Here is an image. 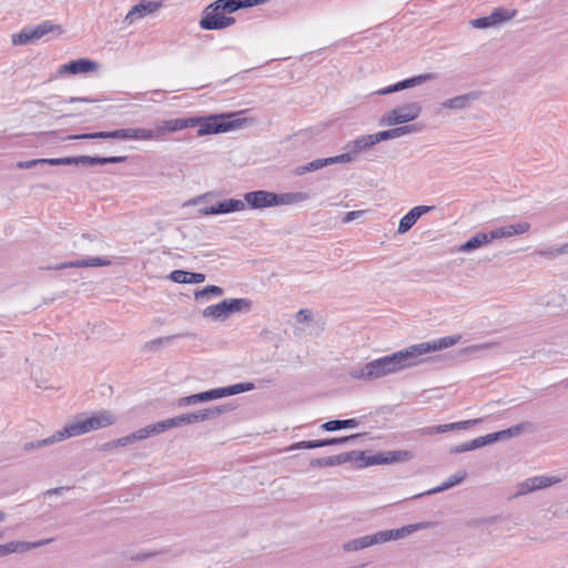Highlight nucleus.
Here are the masks:
<instances>
[{"mask_svg": "<svg viewBox=\"0 0 568 568\" xmlns=\"http://www.w3.org/2000/svg\"><path fill=\"white\" fill-rule=\"evenodd\" d=\"M359 419L357 418H348V419H333L325 422L321 425V428L325 432H336L345 428H355L359 425Z\"/></svg>", "mask_w": 568, "mask_h": 568, "instance_id": "nucleus-23", "label": "nucleus"}, {"mask_svg": "<svg viewBox=\"0 0 568 568\" xmlns=\"http://www.w3.org/2000/svg\"><path fill=\"white\" fill-rule=\"evenodd\" d=\"M470 23L476 29H487L490 27H496L494 21L491 20V14L474 19L470 21Z\"/></svg>", "mask_w": 568, "mask_h": 568, "instance_id": "nucleus-47", "label": "nucleus"}, {"mask_svg": "<svg viewBox=\"0 0 568 568\" xmlns=\"http://www.w3.org/2000/svg\"><path fill=\"white\" fill-rule=\"evenodd\" d=\"M412 366H415V363L410 349L406 347L390 355L371 361L361 367H353L349 375L356 379L373 381Z\"/></svg>", "mask_w": 568, "mask_h": 568, "instance_id": "nucleus-2", "label": "nucleus"}, {"mask_svg": "<svg viewBox=\"0 0 568 568\" xmlns=\"http://www.w3.org/2000/svg\"><path fill=\"white\" fill-rule=\"evenodd\" d=\"M245 209V202L237 199H227L216 202V210L219 214H229L240 212Z\"/></svg>", "mask_w": 568, "mask_h": 568, "instance_id": "nucleus-26", "label": "nucleus"}, {"mask_svg": "<svg viewBox=\"0 0 568 568\" xmlns=\"http://www.w3.org/2000/svg\"><path fill=\"white\" fill-rule=\"evenodd\" d=\"M491 346V344H477V345H471L465 349H463V353H471V352H476V351H481V349H487Z\"/></svg>", "mask_w": 568, "mask_h": 568, "instance_id": "nucleus-60", "label": "nucleus"}, {"mask_svg": "<svg viewBox=\"0 0 568 568\" xmlns=\"http://www.w3.org/2000/svg\"><path fill=\"white\" fill-rule=\"evenodd\" d=\"M419 130H420V126L418 124H406V125H402V126H397V128H393V129H388L385 131H379L377 133H374L375 141H377V143H379L382 141L396 139V138L403 136L408 133L417 132Z\"/></svg>", "mask_w": 568, "mask_h": 568, "instance_id": "nucleus-16", "label": "nucleus"}, {"mask_svg": "<svg viewBox=\"0 0 568 568\" xmlns=\"http://www.w3.org/2000/svg\"><path fill=\"white\" fill-rule=\"evenodd\" d=\"M246 119L239 118V113H219L207 116L175 118L156 121L153 129L126 128L113 131H100L101 139L116 140H164L168 133L197 126V135L225 133L239 129Z\"/></svg>", "mask_w": 568, "mask_h": 568, "instance_id": "nucleus-1", "label": "nucleus"}, {"mask_svg": "<svg viewBox=\"0 0 568 568\" xmlns=\"http://www.w3.org/2000/svg\"><path fill=\"white\" fill-rule=\"evenodd\" d=\"M54 30L61 31V27L52 23L49 20L42 21L41 23L37 24L36 27L23 28L18 34L13 36L12 42L16 45H24V44L29 43L30 41L38 40Z\"/></svg>", "mask_w": 568, "mask_h": 568, "instance_id": "nucleus-8", "label": "nucleus"}, {"mask_svg": "<svg viewBox=\"0 0 568 568\" xmlns=\"http://www.w3.org/2000/svg\"><path fill=\"white\" fill-rule=\"evenodd\" d=\"M205 281V275L203 273H195L187 271V284H199Z\"/></svg>", "mask_w": 568, "mask_h": 568, "instance_id": "nucleus-54", "label": "nucleus"}, {"mask_svg": "<svg viewBox=\"0 0 568 568\" xmlns=\"http://www.w3.org/2000/svg\"><path fill=\"white\" fill-rule=\"evenodd\" d=\"M226 388H227V395L232 396V395H236V394H241V393L254 389V384L253 383H237L234 385L226 386Z\"/></svg>", "mask_w": 568, "mask_h": 568, "instance_id": "nucleus-46", "label": "nucleus"}, {"mask_svg": "<svg viewBox=\"0 0 568 568\" xmlns=\"http://www.w3.org/2000/svg\"><path fill=\"white\" fill-rule=\"evenodd\" d=\"M433 210H434V206H428V205L414 206L413 209H410L408 211V213H406L400 219L397 232L399 234H404V233L408 232L422 215H424Z\"/></svg>", "mask_w": 568, "mask_h": 568, "instance_id": "nucleus-12", "label": "nucleus"}, {"mask_svg": "<svg viewBox=\"0 0 568 568\" xmlns=\"http://www.w3.org/2000/svg\"><path fill=\"white\" fill-rule=\"evenodd\" d=\"M224 291L222 287L217 285H207L202 290H199L194 293V297L196 301L207 300L211 296H221Z\"/></svg>", "mask_w": 568, "mask_h": 568, "instance_id": "nucleus-37", "label": "nucleus"}, {"mask_svg": "<svg viewBox=\"0 0 568 568\" xmlns=\"http://www.w3.org/2000/svg\"><path fill=\"white\" fill-rule=\"evenodd\" d=\"M525 428V424H517L515 426H511L507 429H503V430H498V436H499V440H504V439H508V438H511V437H515L519 434H521V432L524 430Z\"/></svg>", "mask_w": 568, "mask_h": 568, "instance_id": "nucleus-44", "label": "nucleus"}, {"mask_svg": "<svg viewBox=\"0 0 568 568\" xmlns=\"http://www.w3.org/2000/svg\"><path fill=\"white\" fill-rule=\"evenodd\" d=\"M354 160H355L354 152H351L349 150H347V152L342 153L339 155L326 158V163H327V165H332V164H337V163H348Z\"/></svg>", "mask_w": 568, "mask_h": 568, "instance_id": "nucleus-45", "label": "nucleus"}, {"mask_svg": "<svg viewBox=\"0 0 568 568\" xmlns=\"http://www.w3.org/2000/svg\"><path fill=\"white\" fill-rule=\"evenodd\" d=\"M99 68L98 62L80 58L77 60H72L69 63L62 64L60 67V73H70V74H80L95 71Z\"/></svg>", "mask_w": 568, "mask_h": 568, "instance_id": "nucleus-14", "label": "nucleus"}, {"mask_svg": "<svg viewBox=\"0 0 568 568\" xmlns=\"http://www.w3.org/2000/svg\"><path fill=\"white\" fill-rule=\"evenodd\" d=\"M477 98L476 93H466L462 95H457L446 100L443 103L444 108L454 109V110H463L469 106V104Z\"/></svg>", "mask_w": 568, "mask_h": 568, "instance_id": "nucleus-21", "label": "nucleus"}, {"mask_svg": "<svg viewBox=\"0 0 568 568\" xmlns=\"http://www.w3.org/2000/svg\"><path fill=\"white\" fill-rule=\"evenodd\" d=\"M341 465L339 455L314 458L310 462L311 467H333Z\"/></svg>", "mask_w": 568, "mask_h": 568, "instance_id": "nucleus-39", "label": "nucleus"}, {"mask_svg": "<svg viewBox=\"0 0 568 568\" xmlns=\"http://www.w3.org/2000/svg\"><path fill=\"white\" fill-rule=\"evenodd\" d=\"M161 8V2L142 0L134 4L125 16V21L133 23L148 13H152Z\"/></svg>", "mask_w": 568, "mask_h": 568, "instance_id": "nucleus-15", "label": "nucleus"}, {"mask_svg": "<svg viewBox=\"0 0 568 568\" xmlns=\"http://www.w3.org/2000/svg\"><path fill=\"white\" fill-rule=\"evenodd\" d=\"M216 210V203L215 204H212L210 206H204L202 209H200V213H202L203 215H217V211Z\"/></svg>", "mask_w": 568, "mask_h": 568, "instance_id": "nucleus-62", "label": "nucleus"}, {"mask_svg": "<svg viewBox=\"0 0 568 568\" xmlns=\"http://www.w3.org/2000/svg\"><path fill=\"white\" fill-rule=\"evenodd\" d=\"M101 139L100 131L92 132V133H81V134H73L69 135L67 140H95Z\"/></svg>", "mask_w": 568, "mask_h": 568, "instance_id": "nucleus-52", "label": "nucleus"}, {"mask_svg": "<svg viewBox=\"0 0 568 568\" xmlns=\"http://www.w3.org/2000/svg\"><path fill=\"white\" fill-rule=\"evenodd\" d=\"M128 160V156L119 155V156H91L87 155V159L83 162H87L88 165H104V164H116L123 163Z\"/></svg>", "mask_w": 568, "mask_h": 568, "instance_id": "nucleus-30", "label": "nucleus"}, {"mask_svg": "<svg viewBox=\"0 0 568 568\" xmlns=\"http://www.w3.org/2000/svg\"><path fill=\"white\" fill-rule=\"evenodd\" d=\"M375 144H377V141H375V134H364L348 142L344 149L354 152V158H356L357 153L365 151Z\"/></svg>", "mask_w": 568, "mask_h": 568, "instance_id": "nucleus-19", "label": "nucleus"}, {"mask_svg": "<svg viewBox=\"0 0 568 568\" xmlns=\"http://www.w3.org/2000/svg\"><path fill=\"white\" fill-rule=\"evenodd\" d=\"M462 338V335L445 336L437 338L432 342H424L408 347L412 352V356L415 365L420 363V357L429 352L440 351L454 346Z\"/></svg>", "mask_w": 568, "mask_h": 568, "instance_id": "nucleus-6", "label": "nucleus"}, {"mask_svg": "<svg viewBox=\"0 0 568 568\" xmlns=\"http://www.w3.org/2000/svg\"><path fill=\"white\" fill-rule=\"evenodd\" d=\"M435 78H436L435 73H424V74L415 75V77L398 81L397 83L388 85L384 89H381L379 91H377V93L381 95L390 94L394 92H398V91H402L405 89L413 88L415 85L423 84L426 81L433 80Z\"/></svg>", "mask_w": 568, "mask_h": 568, "instance_id": "nucleus-11", "label": "nucleus"}, {"mask_svg": "<svg viewBox=\"0 0 568 568\" xmlns=\"http://www.w3.org/2000/svg\"><path fill=\"white\" fill-rule=\"evenodd\" d=\"M469 450H473V448L469 446V442L457 445L450 449V452L454 454L469 452Z\"/></svg>", "mask_w": 568, "mask_h": 568, "instance_id": "nucleus-59", "label": "nucleus"}, {"mask_svg": "<svg viewBox=\"0 0 568 568\" xmlns=\"http://www.w3.org/2000/svg\"><path fill=\"white\" fill-rule=\"evenodd\" d=\"M164 423H166L168 430L174 427H180L179 416L164 419Z\"/></svg>", "mask_w": 568, "mask_h": 568, "instance_id": "nucleus-63", "label": "nucleus"}, {"mask_svg": "<svg viewBox=\"0 0 568 568\" xmlns=\"http://www.w3.org/2000/svg\"><path fill=\"white\" fill-rule=\"evenodd\" d=\"M480 437H481L485 446L489 445V444H494L499 440V436H498L497 432L490 433V434H487V435L480 436Z\"/></svg>", "mask_w": 568, "mask_h": 568, "instance_id": "nucleus-58", "label": "nucleus"}, {"mask_svg": "<svg viewBox=\"0 0 568 568\" xmlns=\"http://www.w3.org/2000/svg\"><path fill=\"white\" fill-rule=\"evenodd\" d=\"M456 429V425L455 423H449V424H444V425H439L435 428L436 433L437 434H442V433H446L448 430H454Z\"/></svg>", "mask_w": 568, "mask_h": 568, "instance_id": "nucleus-61", "label": "nucleus"}, {"mask_svg": "<svg viewBox=\"0 0 568 568\" xmlns=\"http://www.w3.org/2000/svg\"><path fill=\"white\" fill-rule=\"evenodd\" d=\"M87 159V155H79V156H67V158H52V159H44V163L48 165H83L87 166V162H83V160Z\"/></svg>", "mask_w": 568, "mask_h": 568, "instance_id": "nucleus-31", "label": "nucleus"}, {"mask_svg": "<svg viewBox=\"0 0 568 568\" xmlns=\"http://www.w3.org/2000/svg\"><path fill=\"white\" fill-rule=\"evenodd\" d=\"M373 535L375 539V545L398 539V532L396 529L381 530Z\"/></svg>", "mask_w": 568, "mask_h": 568, "instance_id": "nucleus-43", "label": "nucleus"}, {"mask_svg": "<svg viewBox=\"0 0 568 568\" xmlns=\"http://www.w3.org/2000/svg\"><path fill=\"white\" fill-rule=\"evenodd\" d=\"M466 477H467V471L466 470H458L457 473L452 475L447 480H445L442 485H439V486H437L435 488L429 489L425 494L426 495H434V494H438V493H442L444 490H447V489H449V488L460 484Z\"/></svg>", "mask_w": 568, "mask_h": 568, "instance_id": "nucleus-25", "label": "nucleus"}, {"mask_svg": "<svg viewBox=\"0 0 568 568\" xmlns=\"http://www.w3.org/2000/svg\"><path fill=\"white\" fill-rule=\"evenodd\" d=\"M142 429H143L145 439L149 438L150 436L159 435V434H162L168 430L166 423H164V420H160L158 423L150 424V425L143 427Z\"/></svg>", "mask_w": 568, "mask_h": 568, "instance_id": "nucleus-42", "label": "nucleus"}, {"mask_svg": "<svg viewBox=\"0 0 568 568\" xmlns=\"http://www.w3.org/2000/svg\"><path fill=\"white\" fill-rule=\"evenodd\" d=\"M143 439H145V436H144L143 429L140 428L126 436L120 437V438L109 443L108 445L111 447L128 446V445L135 443L136 440H143Z\"/></svg>", "mask_w": 568, "mask_h": 568, "instance_id": "nucleus-33", "label": "nucleus"}, {"mask_svg": "<svg viewBox=\"0 0 568 568\" xmlns=\"http://www.w3.org/2000/svg\"><path fill=\"white\" fill-rule=\"evenodd\" d=\"M50 542V539H41L38 541H9L4 545H0V557H4L7 555L13 554V552H26L31 549L44 546Z\"/></svg>", "mask_w": 568, "mask_h": 568, "instance_id": "nucleus-13", "label": "nucleus"}, {"mask_svg": "<svg viewBox=\"0 0 568 568\" xmlns=\"http://www.w3.org/2000/svg\"><path fill=\"white\" fill-rule=\"evenodd\" d=\"M341 465L345 463H353L356 465L357 468H364L365 466H362V463H364L365 459V453L362 450H352L348 453H342L339 454Z\"/></svg>", "mask_w": 568, "mask_h": 568, "instance_id": "nucleus-35", "label": "nucleus"}, {"mask_svg": "<svg viewBox=\"0 0 568 568\" xmlns=\"http://www.w3.org/2000/svg\"><path fill=\"white\" fill-rule=\"evenodd\" d=\"M183 552H184V549H182V548H175L173 550L171 548H162V549H160L158 551H153V552L136 554L135 556L132 557V559L136 560V561H145V560L154 558L159 555H171V557L175 558V557L181 556Z\"/></svg>", "mask_w": 568, "mask_h": 568, "instance_id": "nucleus-29", "label": "nucleus"}, {"mask_svg": "<svg viewBox=\"0 0 568 568\" xmlns=\"http://www.w3.org/2000/svg\"><path fill=\"white\" fill-rule=\"evenodd\" d=\"M313 439L312 440H302L292 444L287 450H295V449H314Z\"/></svg>", "mask_w": 568, "mask_h": 568, "instance_id": "nucleus-53", "label": "nucleus"}, {"mask_svg": "<svg viewBox=\"0 0 568 568\" xmlns=\"http://www.w3.org/2000/svg\"><path fill=\"white\" fill-rule=\"evenodd\" d=\"M364 214V211H349L347 212L344 217L342 219L343 223H349Z\"/></svg>", "mask_w": 568, "mask_h": 568, "instance_id": "nucleus-57", "label": "nucleus"}, {"mask_svg": "<svg viewBox=\"0 0 568 568\" xmlns=\"http://www.w3.org/2000/svg\"><path fill=\"white\" fill-rule=\"evenodd\" d=\"M63 439H65V436H64L63 429H60V430L55 432L53 435H51L44 439H38V440L24 443L22 446V450H23V453L29 454L36 449H40L42 447L59 443Z\"/></svg>", "mask_w": 568, "mask_h": 568, "instance_id": "nucleus-18", "label": "nucleus"}, {"mask_svg": "<svg viewBox=\"0 0 568 568\" xmlns=\"http://www.w3.org/2000/svg\"><path fill=\"white\" fill-rule=\"evenodd\" d=\"M312 320H313V315L310 310H300L296 314V321L298 323L311 322Z\"/></svg>", "mask_w": 568, "mask_h": 568, "instance_id": "nucleus-55", "label": "nucleus"}, {"mask_svg": "<svg viewBox=\"0 0 568 568\" xmlns=\"http://www.w3.org/2000/svg\"><path fill=\"white\" fill-rule=\"evenodd\" d=\"M403 123L416 120L422 113V106L418 102H410L397 106Z\"/></svg>", "mask_w": 568, "mask_h": 568, "instance_id": "nucleus-20", "label": "nucleus"}, {"mask_svg": "<svg viewBox=\"0 0 568 568\" xmlns=\"http://www.w3.org/2000/svg\"><path fill=\"white\" fill-rule=\"evenodd\" d=\"M491 20L494 21L495 26H498L503 22H506L513 18L516 17L517 10H508L505 8H496L491 13Z\"/></svg>", "mask_w": 568, "mask_h": 568, "instance_id": "nucleus-36", "label": "nucleus"}, {"mask_svg": "<svg viewBox=\"0 0 568 568\" xmlns=\"http://www.w3.org/2000/svg\"><path fill=\"white\" fill-rule=\"evenodd\" d=\"M327 166V163H326V158L325 159H316V160H313L306 164H303V165H298L296 166L294 170H293V173L297 176H301L305 173H308V172H314V171H317V170H321L323 168Z\"/></svg>", "mask_w": 568, "mask_h": 568, "instance_id": "nucleus-32", "label": "nucleus"}, {"mask_svg": "<svg viewBox=\"0 0 568 568\" xmlns=\"http://www.w3.org/2000/svg\"><path fill=\"white\" fill-rule=\"evenodd\" d=\"M413 457L408 450H388L375 454L373 456H366L362 466L384 465L395 462H405Z\"/></svg>", "mask_w": 568, "mask_h": 568, "instance_id": "nucleus-9", "label": "nucleus"}, {"mask_svg": "<svg viewBox=\"0 0 568 568\" xmlns=\"http://www.w3.org/2000/svg\"><path fill=\"white\" fill-rule=\"evenodd\" d=\"M187 336H190V334L181 333V334L158 337V338L146 342L143 346V349L149 351V352H154V351H158L160 347L168 345L178 338L187 337Z\"/></svg>", "mask_w": 568, "mask_h": 568, "instance_id": "nucleus-27", "label": "nucleus"}, {"mask_svg": "<svg viewBox=\"0 0 568 568\" xmlns=\"http://www.w3.org/2000/svg\"><path fill=\"white\" fill-rule=\"evenodd\" d=\"M227 305L229 315L241 312V311H250L252 302L247 298H226L224 300Z\"/></svg>", "mask_w": 568, "mask_h": 568, "instance_id": "nucleus-34", "label": "nucleus"}, {"mask_svg": "<svg viewBox=\"0 0 568 568\" xmlns=\"http://www.w3.org/2000/svg\"><path fill=\"white\" fill-rule=\"evenodd\" d=\"M364 434H353L348 436H342V437H333V438H324V439H313L314 448L325 447V446H334V445H341L346 444L349 442H356L359 438H362Z\"/></svg>", "mask_w": 568, "mask_h": 568, "instance_id": "nucleus-24", "label": "nucleus"}, {"mask_svg": "<svg viewBox=\"0 0 568 568\" xmlns=\"http://www.w3.org/2000/svg\"><path fill=\"white\" fill-rule=\"evenodd\" d=\"M558 481L559 479L557 477L549 476H535L527 478L526 480L517 485V493L514 495V497L523 496L538 489L547 488Z\"/></svg>", "mask_w": 568, "mask_h": 568, "instance_id": "nucleus-10", "label": "nucleus"}, {"mask_svg": "<svg viewBox=\"0 0 568 568\" xmlns=\"http://www.w3.org/2000/svg\"><path fill=\"white\" fill-rule=\"evenodd\" d=\"M398 124H404V123L400 119L397 108L384 113L382 115V118L379 119V125L393 126V125H398Z\"/></svg>", "mask_w": 568, "mask_h": 568, "instance_id": "nucleus-38", "label": "nucleus"}, {"mask_svg": "<svg viewBox=\"0 0 568 568\" xmlns=\"http://www.w3.org/2000/svg\"><path fill=\"white\" fill-rule=\"evenodd\" d=\"M110 261L102 257L92 258H80L70 262H63L55 264L54 266H48V270H63L69 267H88V266H105L109 265Z\"/></svg>", "mask_w": 568, "mask_h": 568, "instance_id": "nucleus-17", "label": "nucleus"}, {"mask_svg": "<svg viewBox=\"0 0 568 568\" xmlns=\"http://www.w3.org/2000/svg\"><path fill=\"white\" fill-rule=\"evenodd\" d=\"M207 402L205 392H201L197 394L184 396L178 399V406L184 407L190 405H195L197 403Z\"/></svg>", "mask_w": 568, "mask_h": 568, "instance_id": "nucleus-40", "label": "nucleus"}, {"mask_svg": "<svg viewBox=\"0 0 568 568\" xmlns=\"http://www.w3.org/2000/svg\"><path fill=\"white\" fill-rule=\"evenodd\" d=\"M480 422H481V419L477 418V419L456 422L455 425H456V429H467L470 426L476 425V424H478Z\"/></svg>", "mask_w": 568, "mask_h": 568, "instance_id": "nucleus-56", "label": "nucleus"}, {"mask_svg": "<svg viewBox=\"0 0 568 568\" xmlns=\"http://www.w3.org/2000/svg\"><path fill=\"white\" fill-rule=\"evenodd\" d=\"M308 199L310 195L306 192L274 193L265 190H257L244 194V202L253 210L290 205Z\"/></svg>", "mask_w": 568, "mask_h": 568, "instance_id": "nucleus-4", "label": "nucleus"}, {"mask_svg": "<svg viewBox=\"0 0 568 568\" xmlns=\"http://www.w3.org/2000/svg\"><path fill=\"white\" fill-rule=\"evenodd\" d=\"M37 165H45L44 159H34L29 161H21L17 163L18 169H32Z\"/></svg>", "mask_w": 568, "mask_h": 568, "instance_id": "nucleus-51", "label": "nucleus"}, {"mask_svg": "<svg viewBox=\"0 0 568 568\" xmlns=\"http://www.w3.org/2000/svg\"><path fill=\"white\" fill-rule=\"evenodd\" d=\"M373 545H375L374 535H366L345 542L343 549L347 552L357 551Z\"/></svg>", "mask_w": 568, "mask_h": 568, "instance_id": "nucleus-28", "label": "nucleus"}, {"mask_svg": "<svg viewBox=\"0 0 568 568\" xmlns=\"http://www.w3.org/2000/svg\"><path fill=\"white\" fill-rule=\"evenodd\" d=\"M429 526H430V523H418V524H414V525L403 526V527L396 529L398 532L397 538L398 539L405 538V537L409 536L410 534H413L417 530L427 528Z\"/></svg>", "mask_w": 568, "mask_h": 568, "instance_id": "nucleus-41", "label": "nucleus"}, {"mask_svg": "<svg viewBox=\"0 0 568 568\" xmlns=\"http://www.w3.org/2000/svg\"><path fill=\"white\" fill-rule=\"evenodd\" d=\"M116 418L110 410H100L90 417H78L64 425L63 433L67 438L80 436L91 430L113 425Z\"/></svg>", "mask_w": 568, "mask_h": 568, "instance_id": "nucleus-5", "label": "nucleus"}, {"mask_svg": "<svg viewBox=\"0 0 568 568\" xmlns=\"http://www.w3.org/2000/svg\"><path fill=\"white\" fill-rule=\"evenodd\" d=\"M202 314L204 317H209L214 321H224L230 316L227 305L224 300L217 304L207 306L203 310Z\"/></svg>", "mask_w": 568, "mask_h": 568, "instance_id": "nucleus-22", "label": "nucleus"}, {"mask_svg": "<svg viewBox=\"0 0 568 568\" xmlns=\"http://www.w3.org/2000/svg\"><path fill=\"white\" fill-rule=\"evenodd\" d=\"M169 278L174 283L187 284V271L174 270L170 273Z\"/></svg>", "mask_w": 568, "mask_h": 568, "instance_id": "nucleus-49", "label": "nucleus"}, {"mask_svg": "<svg viewBox=\"0 0 568 568\" xmlns=\"http://www.w3.org/2000/svg\"><path fill=\"white\" fill-rule=\"evenodd\" d=\"M235 408L232 404H223L214 407L201 409L194 413L179 415L181 426L195 424L204 420L214 419L224 413L231 412Z\"/></svg>", "mask_w": 568, "mask_h": 568, "instance_id": "nucleus-7", "label": "nucleus"}, {"mask_svg": "<svg viewBox=\"0 0 568 568\" xmlns=\"http://www.w3.org/2000/svg\"><path fill=\"white\" fill-rule=\"evenodd\" d=\"M469 446L473 449H476V448H480V447H483L485 445H484V442H483L481 437H477V438H475L473 440H469Z\"/></svg>", "mask_w": 568, "mask_h": 568, "instance_id": "nucleus-64", "label": "nucleus"}, {"mask_svg": "<svg viewBox=\"0 0 568 568\" xmlns=\"http://www.w3.org/2000/svg\"><path fill=\"white\" fill-rule=\"evenodd\" d=\"M540 255L547 256V257H554L557 255L568 254V243L560 245L558 247L549 248L546 251H540Z\"/></svg>", "mask_w": 568, "mask_h": 568, "instance_id": "nucleus-48", "label": "nucleus"}, {"mask_svg": "<svg viewBox=\"0 0 568 568\" xmlns=\"http://www.w3.org/2000/svg\"><path fill=\"white\" fill-rule=\"evenodd\" d=\"M205 394H206L207 400H214L217 398L229 396L226 387H217V388L209 389V390H205Z\"/></svg>", "mask_w": 568, "mask_h": 568, "instance_id": "nucleus-50", "label": "nucleus"}, {"mask_svg": "<svg viewBox=\"0 0 568 568\" xmlns=\"http://www.w3.org/2000/svg\"><path fill=\"white\" fill-rule=\"evenodd\" d=\"M530 230V223L520 222L496 227L489 232H477L458 247V252H474L498 239H507L514 235H521Z\"/></svg>", "mask_w": 568, "mask_h": 568, "instance_id": "nucleus-3", "label": "nucleus"}]
</instances>
